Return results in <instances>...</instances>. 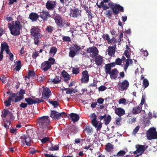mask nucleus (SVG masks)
Returning <instances> with one entry per match:
<instances>
[{
  "label": "nucleus",
  "instance_id": "nucleus-1",
  "mask_svg": "<svg viewBox=\"0 0 157 157\" xmlns=\"http://www.w3.org/2000/svg\"><path fill=\"white\" fill-rule=\"evenodd\" d=\"M50 121L48 116H44L38 117L36 120V126L39 129L43 131L50 130L52 128L50 125Z\"/></svg>",
  "mask_w": 157,
  "mask_h": 157
},
{
  "label": "nucleus",
  "instance_id": "nucleus-2",
  "mask_svg": "<svg viewBox=\"0 0 157 157\" xmlns=\"http://www.w3.org/2000/svg\"><path fill=\"white\" fill-rule=\"evenodd\" d=\"M11 34L13 36H17L20 34V30L22 29V25L18 20L11 21L7 25Z\"/></svg>",
  "mask_w": 157,
  "mask_h": 157
},
{
  "label": "nucleus",
  "instance_id": "nucleus-3",
  "mask_svg": "<svg viewBox=\"0 0 157 157\" xmlns=\"http://www.w3.org/2000/svg\"><path fill=\"white\" fill-rule=\"evenodd\" d=\"M41 30L38 26H32L30 30L31 38L34 40L35 44L38 45L40 42V39L43 35L41 34Z\"/></svg>",
  "mask_w": 157,
  "mask_h": 157
},
{
  "label": "nucleus",
  "instance_id": "nucleus-4",
  "mask_svg": "<svg viewBox=\"0 0 157 157\" xmlns=\"http://www.w3.org/2000/svg\"><path fill=\"white\" fill-rule=\"evenodd\" d=\"M33 133V131L28 130L26 134H22L20 138L21 144L22 147H25L26 146H30L31 145L32 138L31 135H29V133Z\"/></svg>",
  "mask_w": 157,
  "mask_h": 157
},
{
  "label": "nucleus",
  "instance_id": "nucleus-5",
  "mask_svg": "<svg viewBox=\"0 0 157 157\" xmlns=\"http://www.w3.org/2000/svg\"><path fill=\"white\" fill-rule=\"evenodd\" d=\"M55 59L52 57H49L48 60L45 61L41 65V69L44 71H47L52 68V65L56 63Z\"/></svg>",
  "mask_w": 157,
  "mask_h": 157
},
{
  "label": "nucleus",
  "instance_id": "nucleus-6",
  "mask_svg": "<svg viewBox=\"0 0 157 157\" xmlns=\"http://www.w3.org/2000/svg\"><path fill=\"white\" fill-rule=\"evenodd\" d=\"M1 116L4 118L7 117V119L6 121V123H8L9 125L11 124V121H13L15 118L13 113L12 112L10 111L8 108L4 109L2 111Z\"/></svg>",
  "mask_w": 157,
  "mask_h": 157
},
{
  "label": "nucleus",
  "instance_id": "nucleus-7",
  "mask_svg": "<svg viewBox=\"0 0 157 157\" xmlns=\"http://www.w3.org/2000/svg\"><path fill=\"white\" fill-rule=\"evenodd\" d=\"M109 7L111 8V9L113 11V13L114 15L118 14L119 12H124V10L123 7L118 4H115L112 2L108 3Z\"/></svg>",
  "mask_w": 157,
  "mask_h": 157
},
{
  "label": "nucleus",
  "instance_id": "nucleus-8",
  "mask_svg": "<svg viewBox=\"0 0 157 157\" xmlns=\"http://www.w3.org/2000/svg\"><path fill=\"white\" fill-rule=\"evenodd\" d=\"M6 94H9L10 96L6 101L4 102L5 106L7 107L11 105V102H14L15 103L17 102L15 101V97H16V94L15 93H13L12 91L9 90L6 92Z\"/></svg>",
  "mask_w": 157,
  "mask_h": 157
},
{
  "label": "nucleus",
  "instance_id": "nucleus-9",
  "mask_svg": "<svg viewBox=\"0 0 157 157\" xmlns=\"http://www.w3.org/2000/svg\"><path fill=\"white\" fill-rule=\"evenodd\" d=\"M81 49V48L77 44H73L70 48L69 56L71 58H74Z\"/></svg>",
  "mask_w": 157,
  "mask_h": 157
},
{
  "label": "nucleus",
  "instance_id": "nucleus-10",
  "mask_svg": "<svg viewBox=\"0 0 157 157\" xmlns=\"http://www.w3.org/2000/svg\"><path fill=\"white\" fill-rule=\"evenodd\" d=\"M91 119V123L92 125L95 127L97 130L101 129L102 123L100 122L98 123V122L97 120V116L95 113L91 114L90 116Z\"/></svg>",
  "mask_w": 157,
  "mask_h": 157
},
{
  "label": "nucleus",
  "instance_id": "nucleus-11",
  "mask_svg": "<svg viewBox=\"0 0 157 157\" xmlns=\"http://www.w3.org/2000/svg\"><path fill=\"white\" fill-rule=\"evenodd\" d=\"M147 139L151 140L152 139H157V132L155 128H150L147 132Z\"/></svg>",
  "mask_w": 157,
  "mask_h": 157
},
{
  "label": "nucleus",
  "instance_id": "nucleus-12",
  "mask_svg": "<svg viewBox=\"0 0 157 157\" xmlns=\"http://www.w3.org/2000/svg\"><path fill=\"white\" fill-rule=\"evenodd\" d=\"M129 86V83L128 81L124 80L123 82L119 81L117 86V90L119 91H123L127 89Z\"/></svg>",
  "mask_w": 157,
  "mask_h": 157
},
{
  "label": "nucleus",
  "instance_id": "nucleus-13",
  "mask_svg": "<svg viewBox=\"0 0 157 157\" xmlns=\"http://www.w3.org/2000/svg\"><path fill=\"white\" fill-rule=\"evenodd\" d=\"M66 113L64 112L59 113L55 110H51L50 117L53 119L59 120L61 117H63V116H66Z\"/></svg>",
  "mask_w": 157,
  "mask_h": 157
},
{
  "label": "nucleus",
  "instance_id": "nucleus-14",
  "mask_svg": "<svg viewBox=\"0 0 157 157\" xmlns=\"http://www.w3.org/2000/svg\"><path fill=\"white\" fill-rule=\"evenodd\" d=\"M87 52L90 54L91 57L94 59L98 55L99 53L97 48L94 46H92L88 48L86 50Z\"/></svg>",
  "mask_w": 157,
  "mask_h": 157
},
{
  "label": "nucleus",
  "instance_id": "nucleus-15",
  "mask_svg": "<svg viewBox=\"0 0 157 157\" xmlns=\"http://www.w3.org/2000/svg\"><path fill=\"white\" fill-rule=\"evenodd\" d=\"M82 11L78 8L71 9L70 16L73 18H78L81 17Z\"/></svg>",
  "mask_w": 157,
  "mask_h": 157
},
{
  "label": "nucleus",
  "instance_id": "nucleus-16",
  "mask_svg": "<svg viewBox=\"0 0 157 157\" xmlns=\"http://www.w3.org/2000/svg\"><path fill=\"white\" fill-rule=\"evenodd\" d=\"M39 16L43 21H47L51 15L49 12L47 10H42L39 13Z\"/></svg>",
  "mask_w": 157,
  "mask_h": 157
},
{
  "label": "nucleus",
  "instance_id": "nucleus-17",
  "mask_svg": "<svg viewBox=\"0 0 157 157\" xmlns=\"http://www.w3.org/2000/svg\"><path fill=\"white\" fill-rule=\"evenodd\" d=\"M81 82L83 83H87L89 79V75L88 71L86 70L83 71L82 73Z\"/></svg>",
  "mask_w": 157,
  "mask_h": 157
},
{
  "label": "nucleus",
  "instance_id": "nucleus-18",
  "mask_svg": "<svg viewBox=\"0 0 157 157\" xmlns=\"http://www.w3.org/2000/svg\"><path fill=\"white\" fill-rule=\"evenodd\" d=\"M55 22L59 28H62L63 27L62 17L59 15L57 14L54 18Z\"/></svg>",
  "mask_w": 157,
  "mask_h": 157
},
{
  "label": "nucleus",
  "instance_id": "nucleus-19",
  "mask_svg": "<svg viewBox=\"0 0 157 157\" xmlns=\"http://www.w3.org/2000/svg\"><path fill=\"white\" fill-rule=\"evenodd\" d=\"M25 94V91L24 90L21 89L20 90L16 93V97H15V101L18 102L24 98V94Z\"/></svg>",
  "mask_w": 157,
  "mask_h": 157
},
{
  "label": "nucleus",
  "instance_id": "nucleus-20",
  "mask_svg": "<svg viewBox=\"0 0 157 157\" xmlns=\"http://www.w3.org/2000/svg\"><path fill=\"white\" fill-rule=\"evenodd\" d=\"M99 118L100 121L104 119L105 124L106 125L109 124L111 120V117L110 115H108L107 116L106 114H105L103 116H100Z\"/></svg>",
  "mask_w": 157,
  "mask_h": 157
},
{
  "label": "nucleus",
  "instance_id": "nucleus-21",
  "mask_svg": "<svg viewBox=\"0 0 157 157\" xmlns=\"http://www.w3.org/2000/svg\"><path fill=\"white\" fill-rule=\"evenodd\" d=\"M51 94V91L50 90L47 88L43 87L42 93V98L44 99L48 98Z\"/></svg>",
  "mask_w": 157,
  "mask_h": 157
},
{
  "label": "nucleus",
  "instance_id": "nucleus-22",
  "mask_svg": "<svg viewBox=\"0 0 157 157\" xmlns=\"http://www.w3.org/2000/svg\"><path fill=\"white\" fill-rule=\"evenodd\" d=\"M56 6V1H48L46 4V7L47 10H53Z\"/></svg>",
  "mask_w": 157,
  "mask_h": 157
},
{
  "label": "nucleus",
  "instance_id": "nucleus-23",
  "mask_svg": "<svg viewBox=\"0 0 157 157\" xmlns=\"http://www.w3.org/2000/svg\"><path fill=\"white\" fill-rule=\"evenodd\" d=\"M118 73L119 71L116 68L113 69L109 74L111 79H116Z\"/></svg>",
  "mask_w": 157,
  "mask_h": 157
},
{
  "label": "nucleus",
  "instance_id": "nucleus-24",
  "mask_svg": "<svg viewBox=\"0 0 157 157\" xmlns=\"http://www.w3.org/2000/svg\"><path fill=\"white\" fill-rule=\"evenodd\" d=\"M68 117L71 119L72 121L74 123L78 121L79 119V115L76 113H71L69 114Z\"/></svg>",
  "mask_w": 157,
  "mask_h": 157
},
{
  "label": "nucleus",
  "instance_id": "nucleus-25",
  "mask_svg": "<svg viewBox=\"0 0 157 157\" xmlns=\"http://www.w3.org/2000/svg\"><path fill=\"white\" fill-rule=\"evenodd\" d=\"M116 49V44H114L113 46H109L107 49L108 54L110 56H112L115 52Z\"/></svg>",
  "mask_w": 157,
  "mask_h": 157
},
{
  "label": "nucleus",
  "instance_id": "nucleus-26",
  "mask_svg": "<svg viewBox=\"0 0 157 157\" xmlns=\"http://www.w3.org/2000/svg\"><path fill=\"white\" fill-rule=\"evenodd\" d=\"M39 17V15L35 12L30 13L29 16V18L32 22L36 21Z\"/></svg>",
  "mask_w": 157,
  "mask_h": 157
},
{
  "label": "nucleus",
  "instance_id": "nucleus-27",
  "mask_svg": "<svg viewBox=\"0 0 157 157\" xmlns=\"http://www.w3.org/2000/svg\"><path fill=\"white\" fill-rule=\"evenodd\" d=\"M83 130L84 132H86L87 135H90L93 132V130L92 128L89 125H87L83 127Z\"/></svg>",
  "mask_w": 157,
  "mask_h": 157
},
{
  "label": "nucleus",
  "instance_id": "nucleus-28",
  "mask_svg": "<svg viewBox=\"0 0 157 157\" xmlns=\"http://www.w3.org/2000/svg\"><path fill=\"white\" fill-rule=\"evenodd\" d=\"M94 58L95 59V63L98 66L101 65L103 63V58L100 55L97 56Z\"/></svg>",
  "mask_w": 157,
  "mask_h": 157
},
{
  "label": "nucleus",
  "instance_id": "nucleus-29",
  "mask_svg": "<svg viewBox=\"0 0 157 157\" xmlns=\"http://www.w3.org/2000/svg\"><path fill=\"white\" fill-rule=\"evenodd\" d=\"M78 131V128L75 125H73L70 127L68 132L70 134H74L76 133Z\"/></svg>",
  "mask_w": 157,
  "mask_h": 157
},
{
  "label": "nucleus",
  "instance_id": "nucleus-30",
  "mask_svg": "<svg viewBox=\"0 0 157 157\" xmlns=\"http://www.w3.org/2000/svg\"><path fill=\"white\" fill-rule=\"evenodd\" d=\"M142 109V106L139 105L133 108L132 112L133 114H137L140 113Z\"/></svg>",
  "mask_w": 157,
  "mask_h": 157
},
{
  "label": "nucleus",
  "instance_id": "nucleus-31",
  "mask_svg": "<svg viewBox=\"0 0 157 157\" xmlns=\"http://www.w3.org/2000/svg\"><path fill=\"white\" fill-rule=\"evenodd\" d=\"M61 81L60 78L58 76H56L54 79H48V82L53 83L54 84H56L59 83Z\"/></svg>",
  "mask_w": 157,
  "mask_h": 157
},
{
  "label": "nucleus",
  "instance_id": "nucleus-32",
  "mask_svg": "<svg viewBox=\"0 0 157 157\" xmlns=\"http://www.w3.org/2000/svg\"><path fill=\"white\" fill-rule=\"evenodd\" d=\"M115 113L119 116H121L125 114L124 110L121 108H118L115 110Z\"/></svg>",
  "mask_w": 157,
  "mask_h": 157
},
{
  "label": "nucleus",
  "instance_id": "nucleus-33",
  "mask_svg": "<svg viewBox=\"0 0 157 157\" xmlns=\"http://www.w3.org/2000/svg\"><path fill=\"white\" fill-rule=\"evenodd\" d=\"M61 74L64 78V80L65 82L69 80L71 78L70 75L64 70H63Z\"/></svg>",
  "mask_w": 157,
  "mask_h": 157
},
{
  "label": "nucleus",
  "instance_id": "nucleus-34",
  "mask_svg": "<svg viewBox=\"0 0 157 157\" xmlns=\"http://www.w3.org/2000/svg\"><path fill=\"white\" fill-rule=\"evenodd\" d=\"M135 147L137 149V151H138L139 152L144 153L145 150L144 145L137 144L136 145Z\"/></svg>",
  "mask_w": 157,
  "mask_h": 157
},
{
  "label": "nucleus",
  "instance_id": "nucleus-35",
  "mask_svg": "<svg viewBox=\"0 0 157 157\" xmlns=\"http://www.w3.org/2000/svg\"><path fill=\"white\" fill-rule=\"evenodd\" d=\"M59 101V99L58 98H57V100L56 101H53L49 100L48 101V102L50 104H52L54 106V107L56 108L59 105V104L58 103Z\"/></svg>",
  "mask_w": 157,
  "mask_h": 157
},
{
  "label": "nucleus",
  "instance_id": "nucleus-36",
  "mask_svg": "<svg viewBox=\"0 0 157 157\" xmlns=\"http://www.w3.org/2000/svg\"><path fill=\"white\" fill-rule=\"evenodd\" d=\"M57 51V48L55 47L50 48L49 53L51 55H52V56H54Z\"/></svg>",
  "mask_w": 157,
  "mask_h": 157
},
{
  "label": "nucleus",
  "instance_id": "nucleus-37",
  "mask_svg": "<svg viewBox=\"0 0 157 157\" xmlns=\"http://www.w3.org/2000/svg\"><path fill=\"white\" fill-rule=\"evenodd\" d=\"M25 100L27 102V105H30L34 104V100L31 98H25Z\"/></svg>",
  "mask_w": 157,
  "mask_h": 157
},
{
  "label": "nucleus",
  "instance_id": "nucleus-38",
  "mask_svg": "<svg viewBox=\"0 0 157 157\" xmlns=\"http://www.w3.org/2000/svg\"><path fill=\"white\" fill-rule=\"evenodd\" d=\"M113 148V147L110 143H108L105 145V149L108 152L111 151Z\"/></svg>",
  "mask_w": 157,
  "mask_h": 157
},
{
  "label": "nucleus",
  "instance_id": "nucleus-39",
  "mask_svg": "<svg viewBox=\"0 0 157 157\" xmlns=\"http://www.w3.org/2000/svg\"><path fill=\"white\" fill-rule=\"evenodd\" d=\"M54 30V27L49 25L45 29V31L47 33H52Z\"/></svg>",
  "mask_w": 157,
  "mask_h": 157
},
{
  "label": "nucleus",
  "instance_id": "nucleus-40",
  "mask_svg": "<svg viewBox=\"0 0 157 157\" xmlns=\"http://www.w3.org/2000/svg\"><path fill=\"white\" fill-rule=\"evenodd\" d=\"M105 72L106 74H109L111 71V68L109 64H106L105 65Z\"/></svg>",
  "mask_w": 157,
  "mask_h": 157
},
{
  "label": "nucleus",
  "instance_id": "nucleus-41",
  "mask_svg": "<svg viewBox=\"0 0 157 157\" xmlns=\"http://www.w3.org/2000/svg\"><path fill=\"white\" fill-rule=\"evenodd\" d=\"M113 13V11H112L110 10H109L105 12V15L107 17H108L109 18L110 17L112 16V15Z\"/></svg>",
  "mask_w": 157,
  "mask_h": 157
},
{
  "label": "nucleus",
  "instance_id": "nucleus-42",
  "mask_svg": "<svg viewBox=\"0 0 157 157\" xmlns=\"http://www.w3.org/2000/svg\"><path fill=\"white\" fill-rule=\"evenodd\" d=\"M21 62L20 60H18L15 69L17 71H19L21 69Z\"/></svg>",
  "mask_w": 157,
  "mask_h": 157
},
{
  "label": "nucleus",
  "instance_id": "nucleus-43",
  "mask_svg": "<svg viewBox=\"0 0 157 157\" xmlns=\"http://www.w3.org/2000/svg\"><path fill=\"white\" fill-rule=\"evenodd\" d=\"M96 5L99 8H102L103 10H106L107 9L109 8V7L107 5H105V6H103L102 4L98 5V3L97 2Z\"/></svg>",
  "mask_w": 157,
  "mask_h": 157
},
{
  "label": "nucleus",
  "instance_id": "nucleus-44",
  "mask_svg": "<svg viewBox=\"0 0 157 157\" xmlns=\"http://www.w3.org/2000/svg\"><path fill=\"white\" fill-rule=\"evenodd\" d=\"M59 146L58 145H52L51 147L49 148V150L50 151L57 150L59 149Z\"/></svg>",
  "mask_w": 157,
  "mask_h": 157
},
{
  "label": "nucleus",
  "instance_id": "nucleus-45",
  "mask_svg": "<svg viewBox=\"0 0 157 157\" xmlns=\"http://www.w3.org/2000/svg\"><path fill=\"white\" fill-rule=\"evenodd\" d=\"M9 47L8 44L5 42L3 43H2L1 44V49H2L4 50L6 49L7 48Z\"/></svg>",
  "mask_w": 157,
  "mask_h": 157
},
{
  "label": "nucleus",
  "instance_id": "nucleus-46",
  "mask_svg": "<svg viewBox=\"0 0 157 157\" xmlns=\"http://www.w3.org/2000/svg\"><path fill=\"white\" fill-rule=\"evenodd\" d=\"M108 42L109 44H113L116 43L117 42V41L115 37H114L111 39H109Z\"/></svg>",
  "mask_w": 157,
  "mask_h": 157
},
{
  "label": "nucleus",
  "instance_id": "nucleus-47",
  "mask_svg": "<svg viewBox=\"0 0 157 157\" xmlns=\"http://www.w3.org/2000/svg\"><path fill=\"white\" fill-rule=\"evenodd\" d=\"M126 153V152L124 151L121 150L117 153V157H122L125 155Z\"/></svg>",
  "mask_w": 157,
  "mask_h": 157
},
{
  "label": "nucleus",
  "instance_id": "nucleus-48",
  "mask_svg": "<svg viewBox=\"0 0 157 157\" xmlns=\"http://www.w3.org/2000/svg\"><path fill=\"white\" fill-rule=\"evenodd\" d=\"M72 71L73 74L77 75L79 73V68L73 67Z\"/></svg>",
  "mask_w": 157,
  "mask_h": 157
},
{
  "label": "nucleus",
  "instance_id": "nucleus-49",
  "mask_svg": "<svg viewBox=\"0 0 157 157\" xmlns=\"http://www.w3.org/2000/svg\"><path fill=\"white\" fill-rule=\"evenodd\" d=\"M143 84L144 86V88L147 87L149 85V82L147 79H144L143 82Z\"/></svg>",
  "mask_w": 157,
  "mask_h": 157
},
{
  "label": "nucleus",
  "instance_id": "nucleus-50",
  "mask_svg": "<svg viewBox=\"0 0 157 157\" xmlns=\"http://www.w3.org/2000/svg\"><path fill=\"white\" fill-rule=\"evenodd\" d=\"M62 39L63 41L68 42L71 41L70 37L68 36H63Z\"/></svg>",
  "mask_w": 157,
  "mask_h": 157
},
{
  "label": "nucleus",
  "instance_id": "nucleus-51",
  "mask_svg": "<svg viewBox=\"0 0 157 157\" xmlns=\"http://www.w3.org/2000/svg\"><path fill=\"white\" fill-rule=\"evenodd\" d=\"M102 38L105 40H107L108 42L110 39L109 36L108 34H104L102 36Z\"/></svg>",
  "mask_w": 157,
  "mask_h": 157
},
{
  "label": "nucleus",
  "instance_id": "nucleus-52",
  "mask_svg": "<svg viewBox=\"0 0 157 157\" xmlns=\"http://www.w3.org/2000/svg\"><path fill=\"white\" fill-rule=\"evenodd\" d=\"M126 99L124 98H121L118 101V103L119 104H122L124 105H126Z\"/></svg>",
  "mask_w": 157,
  "mask_h": 157
},
{
  "label": "nucleus",
  "instance_id": "nucleus-53",
  "mask_svg": "<svg viewBox=\"0 0 157 157\" xmlns=\"http://www.w3.org/2000/svg\"><path fill=\"white\" fill-rule=\"evenodd\" d=\"M34 104L36 103H39L42 102L44 101V100L42 99H40L38 98H34Z\"/></svg>",
  "mask_w": 157,
  "mask_h": 157
},
{
  "label": "nucleus",
  "instance_id": "nucleus-54",
  "mask_svg": "<svg viewBox=\"0 0 157 157\" xmlns=\"http://www.w3.org/2000/svg\"><path fill=\"white\" fill-rule=\"evenodd\" d=\"M35 72L34 71L30 70L29 71L28 73V75L30 76H32L33 77H35Z\"/></svg>",
  "mask_w": 157,
  "mask_h": 157
},
{
  "label": "nucleus",
  "instance_id": "nucleus-55",
  "mask_svg": "<svg viewBox=\"0 0 157 157\" xmlns=\"http://www.w3.org/2000/svg\"><path fill=\"white\" fill-rule=\"evenodd\" d=\"M98 82V81H96L94 79L93 80V83L90 84L89 85V86L91 87H96V88H97V84Z\"/></svg>",
  "mask_w": 157,
  "mask_h": 157
},
{
  "label": "nucleus",
  "instance_id": "nucleus-56",
  "mask_svg": "<svg viewBox=\"0 0 157 157\" xmlns=\"http://www.w3.org/2000/svg\"><path fill=\"white\" fill-rule=\"evenodd\" d=\"M39 53L38 51H35L32 55V57L34 59H36L39 56Z\"/></svg>",
  "mask_w": 157,
  "mask_h": 157
},
{
  "label": "nucleus",
  "instance_id": "nucleus-57",
  "mask_svg": "<svg viewBox=\"0 0 157 157\" xmlns=\"http://www.w3.org/2000/svg\"><path fill=\"white\" fill-rule=\"evenodd\" d=\"M107 87L104 86H101L98 88V90L100 91H103L106 90Z\"/></svg>",
  "mask_w": 157,
  "mask_h": 157
},
{
  "label": "nucleus",
  "instance_id": "nucleus-58",
  "mask_svg": "<svg viewBox=\"0 0 157 157\" xmlns=\"http://www.w3.org/2000/svg\"><path fill=\"white\" fill-rule=\"evenodd\" d=\"M124 54L126 57H127L128 59H129L130 58V54L128 50H126L124 52Z\"/></svg>",
  "mask_w": 157,
  "mask_h": 157
},
{
  "label": "nucleus",
  "instance_id": "nucleus-59",
  "mask_svg": "<svg viewBox=\"0 0 157 157\" xmlns=\"http://www.w3.org/2000/svg\"><path fill=\"white\" fill-rule=\"evenodd\" d=\"M122 60L121 59L117 58L116 59L115 63L117 65H120L122 63Z\"/></svg>",
  "mask_w": 157,
  "mask_h": 157
},
{
  "label": "nucleus",
  "instance_id": "nucleus-60",
  "mask_svg": "<svg viewBox=\"0 0 157 157\" xmlns=\"http://www.w3.org/2000/svg\"><path fill=\"white\" fill-rule=\"evenodd\" d=\"M125 64L129 66V63L132 64L133 63V61L132 59H128L125 61Z\"/></svg>",
  "mask_w": 157,
  "mask_h": 157
},
{
  "label": "nucleus",
  "instance_id": "nucleus-61",
  "mask_svg": "<svg viewBox=\"0 0 157 157\" xmlns=\"http://www.w3.org/2000/svg\"><path fill=\"white\" fill-rule=\"evenodd\" d=\"M140 129V126H137L133 130L132 133L133 134L135 135L139 131Z\"/></svg>",
  "mask_w": 157,
  "mask_h": 157
},
{
  "label": "nucleus",
  "instance_id": "nucleus-62",
  "mask_svg": "<svg viewBox=\"0 0 157 157\" xmlns=\"http://www.w3.org/2000/svg\"><path fill=\"white\" fill-rule=\"evenodd\" d=\"M136 118L135 117L131 118L129 119V122L130 124H132L136 121Z\"/></svg>",
  "mask_w": 157,
  "mask_h": 157
},
{
  "label": "nucleus",
  "instance_id": "nucleus-63",
  "mask_svg": "<svg viewBox=\"0 0 157 157\" xmlns=\"http://www.w3.org/2000/svg\"><path fill=\"white\" fill-rule=\"evenodd\" d=\"M63 26L69 27L70 25V23L67 22V21H65L63 22Z\"/></svg>",
  "mask_w": 157,
  "mask_h": 157
},
{
  "label": "nucleus",
  "instance_id": "nucleus-64",
  "mask_svg": "<svg viewBox=\"0 0 157 157\" xmlns=\"http://www.w3.org/2000/svg\"><path fill=\"white\" fill-rule=\"evenodd\" d=\"M121 117H120L116 119L115 121L116 124L118 125H120V123L121 122Z\"/></svg>",
  "mask_w": 157,
  "mask_h": 157
}]
</instances>
